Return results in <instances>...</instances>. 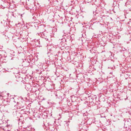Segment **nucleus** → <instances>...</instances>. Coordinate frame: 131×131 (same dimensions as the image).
Masks as SVG:
<instances>
[{"mask_svg":"<svg viewBox=\"0 0 131 131\" xmlns=\"http://www.w3.org/2000/svg\"><path fill=\"white\" fill-rule=\"evenodd\" d=\"M9 94V93H7V95H8Z\"/></svg>","mask_w":131,"mask_h":131,"instance_id":"f257e3e1","label":"nucleus"}]
</instances>
